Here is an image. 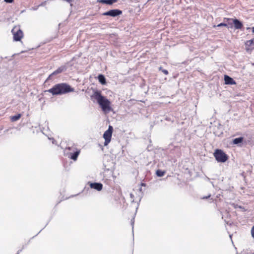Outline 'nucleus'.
I'll list each match as a JSON object with an SVG mask.
<instances>
[{"label":"nucleus","mask_w":254,"mask_h":254,"mask_svg":"<svg viewBox=\"0 0 254 254\" xmlns=\"http://www.w3.org/2000/svg\"><path fill=\"white\" fill-rule=\"evenodd\" d=\"M74 89L69 84L65 83H58L55 85L51 89L45 90V92L51 93L53 96L65 94L74 92Z\"/></svg>","instance_id":"f257e3e1"},{"label":"nucleus","mask_w":254,"mask_h":254,"mask_svg":"<svg viewBox=\"0 0 254 254\" xmlns=\"http://www.w3.org/2000/svg\"><path fill=\"white\" fill-rule=\"evenodd\" d=\"M92 100H95L101 106L102 110L104 112H109L111 110V102L106 97L103 96L101 91H95L91 96Z\"/></svg>","instance_id":"f03ea898"},{"label":"nucleus","mask_w":254,"mask_h":254,"mask_svg":"<svg viewBox=\"0 0 254 254\" xmlns=\"http://www.w3.org/2000/svg\"><path fill=\"white\" fill-rule=\"evenodd\" d=\"M213 155L215 159L218 162H225L228 159V155L221 149H216Z\"/></svg>","instance_id":"7ed1b4c3"},{"label":"nucleus","mask_w":254,"mask_h":254,"mask_svg":"<svg viewBox=\"0 0 254 254\" xmlns=\"http://www.w3.org/2000/svg\"><path fill=\"white\" fill-rule=\"evenodd\" d=\"M11 32L14 41H20L23 37V31L21 30L19 25L14 26Z\"/></svg>","instance_id":"20e7f679"},{"label":"nucleus","mask_w":254,"mask_h":254,"mask_svg":"<svg viewBox=\"0 0 254 254\" xmlns=\"http://www.w3.org/2000/svg\"><path fill=\"white\" fill-rule=\"evenodd\" d=\"M113 131V127L111 126H109L108 129L104 133L103 137L105 139V146H107L110 142L112 138Z\"/></svg>","instance_id":"39448f33"},{"label":"nucleus","mask_w":254,"mask_h":254,"mask_svg":"<svg viewBox=\"0 0 254 254\" xmlns=\"http://www.w3.org/2000/svg\"><path fill=\"white\" fill-rule=\"evenodd\" d=\"M66 149L73 151V153H69L68 157L73 160L76 161L80 153V150L76 148L74 145L71 147H67L66 148Z\"/></svg>","instance_id":"423d86ee"},{"label":"nucleus","mask_w":254,"mask_h":254,"mask_svg":"<svg viewBox=\"0 0 254 254\" xmlns=\"http://www.w3.org/2000/svg\"><path fill=\"white\" fill-rule=\"evenodd\" d=\"M122 14V11L118 9H112L109 11L104 12L102 15L105 16H110L112 17H116Z\"/></svg>","instance_id":"0eeeda50"},{"label":"nucleus","mask_w":254,"mask_h":254,"mask_svg":"<svg viewBox=\"0 0 254 254\" xmlns=\"http://www.w3.org/2000/svg\"><path fill=\"white\" fill-rule=\"evenodd\" d=\"M230 19H231L233 21L235 29H241L242 28V27H243V23L240 21H239L238 19L227 18V20H230Z\"/></svg>","instance_id":"6e6552de"},{"label":"nucleus","mask_w":254,"mask_h":254,"mask_svg":"<svg viewBox=\"0 0 254 254\" xmlns=\"http://www.w3.org/2000/svg\"><path fill=\"white\" fill-rule=\"evenodd\" d=\"M245 46L247 51L254 49V39L247 41L245 43Z\"/></svg>","instance_id":"1a4fd4ad"},{"label":"nucleus","mask_w":254,"mask_h":254,"mask_svg":"<svg viewBox=\"0 0 254 254\" xmlns=\"http://www.w3.org/2000/svg\"><path fill=\"white\" fill-rule=\"evenodd\" d=\"M90 187L92 189H94L98 191H100L102 190L103 188V185L101 183H90Z\"/></svg>","instance_id":"9d476101"},{"label":"nucleus","mask_w":254,"mask_h":254,"mask_svg":"<svg viewBox=\"0 0 254 254\" xmlns=\"http://www.w3.org/2000/svg\"><path fill=\"white\" fill-rule=\"evenodd\" d=\"M224 81L226 84L233 85L236 83L232 78L227 75H224Z\"/></svg>","instance_id":"9b49d317"},{"label":"nucleus","mask_w":254,"mask_h":254,"mask_svg":"<svg viewBox=\"0 0 254 254\" xmlns=\"http://www.w3.org/2000/svg\"><path fill=\"white\" fill-rule=\"evenodd\" d=\"M64 67H63V66H61V67H59L57 70H56L55 71H54L50 75V77L52 76V75H56V74H59L61 72H62L63 71V70H64Z\"/></svg>","instance_id":"f8f14e48"},{"label":"nucleus","mask_w":254,"mask_h":254,"mask_svg":"<svg viewBox=\"0 0 254 254\" xmlns=\"http://www.w3.org/2000/svg\"><path fill=\"white\" fill-rule=\"evenodd\" d=\"M98 79L99 82L103 85H104L106 83V79L104 76L102 74H100L98 76Z\"/></svg>","instance_id":"ddd939ff"},{"label":"nucleus","mask_w":254,"mask_h":254,"mask_svg":"<svg viewBox=\"0 0 254 254\" xmlns=\"http://www.w3.org/2000/svg\"><path fill=\"white\" fill-rule=\"evenodd\" d=\"M244 140V138L242 137L236 138L233 140V143L234 144H238L242 143Z\"/></svg>","instance_id":"4468645a"},{"label":"nucleus","mask_w":254,"mask_h":254,"mask_svg":"<svg viewBox=\"0 0 254 254\" xmlns=\"http://www.w3.org/2000/svg\"><path fill=\"white\" fill-rule=\"evenodd\" d=\"M21 117L20 114H18L17 115L10 117V121L12 122H15L18 120Z\"/></svg>","instance_id":"2eb2a0df"},{"label":"nucleus","mask_w":254,"mask_h":254,"mask_svg":"<svg viewBox=\"0 0 254 254\" xmlns=\"http://www.w3.org/2000/svg\"><path fill=\"white\" fill-rule=\"evenodd\" d=\"M156 174L158 177H162L165 175V172L161 170H157L156 171Z\"/></svg>","instance_id":"dca6fc26"},{"label":"nucleus","mask_w":254,"mask_h":254,"mask_svg":"<svg viewBox=\"0 0 254 254\" xmlns=\"http://www.w3.org/2000/svg\"><path fill=\"white\" fill-rule=\"evenodd\" d=\"M118 0H106V4H112L113 3L116 2Z\"/></svg>","instance_id":"f3484780"},{"label":"nucleus","mask_w":254,"mask_h":254,"mask_svg":"<svg viewBox=\"0 0 254 254\" xmlns=\"http://www.w3.org/2000/svg\"><path fill=\"white\" fill-rule=\"evenodd\" d=\"M221 27V26H225V27H227V24H226V23H221L219 24H218L217 26L216 25H214V27Z\"/></svg>","instance_id":"a211bd4d"},{"label":"nucleus","mask_w":254,"mask_h":254,"mask_svg":"<svg viewBox=\"0 0 254 254\" xmlns=\"http://www.w3.org/2000/svg\"><path fill=\"white\" fill-rule=\"evenodd\" d=\"M159 70H161L165 75L168 74V71L166 69H162V67H160Z\"/></svg>","instance_id":"6ab92c4d"},{"label":"nucleus","mask_w":254,"mask_h":254,"mask_svg":"<svg viewBox=\"0 0 254 254\" xmlns=\"http://www.w3.org/2000/svg\"><path fill=\"white\" fill-rule=\"evenodd\" d=\"M251 234L252 237L254 239V226L252 228Z\"/></svg>","instance_id":"aec40b11"},{"label":"nucleus","mask_w":254,"mask_h":254,"mask_svg":"<svg viewBox=\"0 0 254 254\" xmlns=\"http://www.w3.org/2000/svg\"><path fill=\"white\" fill-rule=\"evenodd\" d=\"M14 0H4V1L7 3H11Z\"/></svg>","instance_id":"412c9836"},{"label":"nucleus","mask_w":254,"mask_h":254,"mask_svg":"<svg viewBox=\"0 0 254 254\" xmlns=\"http://www.w3.org/2000/svg\"><path fill=\"white\" fill-rule=\"evenodd\" d=\"M98 1L102 3H106V0H98Z\"/></svg>","instance_id":"4be33fe9"},{"label":"nucleus","mask_w":254,"mask_h":254,"mask_svg":"<svg viewBox=\"0 0 254 254\" xmlns=\"http://www.w3.org/2000/svg\"><path fill=\"white\" fill-rule=\"evenodd\" d=\"M140 186H141L145 187L146 186V184L145 183H141V184H140Z\"/></svg>","instance_id":"5701e85b"},{"label":"nucleus","mask_w":254,"mask_h":254,"mask_svg":"<svg viewBox=\"0 0 254 254\" xmlns=\"http://www.w3.org/2000/svg\"><path fill=\"white\" fill-rule=\"evenodd\" d=\"M252 32H253V33H254V27H253V28H252Z\"/></svg>","instance_id":"b1692460"},{"label":"nucleus","mask_w":254,"mask_h":254,"mask_svg":"<svg viewBox=\"0 0 254 254\" xmlns=\"http://www.w3.org/2000/svg\"><path fill=\"white\" fill-rule=\"evenodd\" d=\"M208 197H209V196H204L203 198H207Z\"/></svg>","instance_id":"393cba45"}]
</instances>
